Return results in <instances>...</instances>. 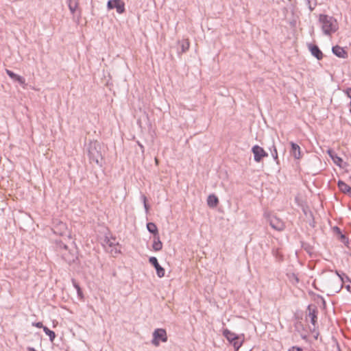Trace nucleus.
Listing matches in <instances>:
<instances>
[{
	"mask_svg": "<svg viewBox=\"0 0 351 351\" xmlns=\"http://www.w3.org/2000/svg\"><path fill=\"white\" fill-rule=\"evenodd\" d=\"M68 6L71 14H74L75 12L77 10L79 2L78 0H67Z\"/></svg>",
	"mask_w": 351,
	"mask_h": 351,
	"instance_id": "aec40b11",
	"label": "nucleus"
},
{
	"mask_svg": "<svg viewBox=\"0 0 351 351\" xmlns=\"http://www.w3.org/2000/svg\"><path fill=\"white\" fill-rule=\"evenodd\" d=\"M43 330L49 336V340L53 342L56 338V334L53 331L49 329L47 326L43 327Z\"/></svg>",
	"mask_w": 351,
	"mask_h": 351,
	"instance_id": "b1692460",
	"label": "nucleus"
},
{
	"mask_svg": "<svg viewBox=\"0 0 351 351\" xmlns=\"http://www.w3.org/2000/svg\"><path fill=\"white\" fill-rule=\"evenodd\" d=\"M104 242H105V244L104 245L105 246H108V247H114L116 245V243H115V239H106L104 240Z\"/></svg>",
	"mask_w": 351,
	"mask_h": 351,
	"instance_id": "bb28decb",
	"label": "nucleus"
},
{
	"mask_svg": "<svg viewBox=\"0 0 351 351\" xmlns=\"http://www.w3.org/2000/svg\"><path fill=\"white\" fill-rule=\"evenodd\" d=\"M189 41L188 39L183 40L180 42L181 53H185L189 49Z\"/></svg>",
	"mask_w": 351,
	"mask_h": 351,
	"instance_id": "5701e85b",
	"label": "nucleus"
},
{
	"mask_svg": "<svg viewBox=\"0 0 351 351\" xmlns=\"http://www.w3.org/2000/svg\"><path fill=\"white\" fill-rule=\"evenodd\" d=\"M337 351H341V349H340V348H339V346L338 345H337Z\"/></svg>",
	"mask_w": 351,
	"mask_h": 351,
	"instance_id": "58836bf2",
	"label": "nucleus"
},
{
	"mask_svg": "<svg viewBox=\"0 0 351 351\" xmlns=\"http://www.w3.org/2000/svg\"><path fill=\"white\" fill-rule=\"evenodd\" d=\"M147 228L150 233L154 234V236L159 235L157 226L154 223L149 222L147 223Z\"/></svg>",
	"mask_w": 351,
	"mask_h": 351,
	"instance_id": "4be33fe9",
	"label": "nucleus"
},
{
	"mask_svg": "<svg viewBox=\"0 0 351 351\" xmlns=\"http://www.w3.org/2000/svg\"><path fill=\"white\" fill-rule=\"evenodd\" d=\"M269 150L271 152L272 157L278 162V152L274 142L272 143L271 147L269 148Z\"/></svg>",
	"mask_w": 351,
	"mask_h": 351,
	"instance_id": "a878e982",
	"label": "nucleus"
},
{
	"mask_svg": "<svg viewBox=\"0 0 351 351\" xmlns=\"http://www.w3.org/2000/svg\"><path fill=\"white\" fill-rule=\"evenodd\" d=\"M336 274L340 277V278L341 279V280H343V278L341 276V275L339 274V272L337 271H336Z\"/></svg>",
	"mask_w": 351,
	"mask_h": 351,
	"instance_id": "4c0bfd02",
	"label": "nucleus"
},
{
	"mask_svg": "<svg viewBox=\"0 0 351 351\" xmlns=\"http://www.w3.org/2000/svg\"><path fill=\"white\" fill-rule=\"evenodd\" d=\"M244 341L243 335H239L238 339L233 340L230 343L233 346L235 351H238Z\"/></svg>",
	"mask_w": 351,
	"mask_h": 351,
	"instance_id": "6ab92c4d",
	"label": "nucleus"
},
{
	"mask_svg": "<svg viewBox=\"0 0 351 351\" xmlns=\"http://www.w3.org/2000/svg\"><path fill=\"white\" fill-rule=\"evenodd\" d=\"M346 289H347V290H348V291H351V290H350V289H351L350 285H347V286H346Z\"/></svg>",
	"mask_w": 351,
	"mask_h": 351,
	"instance_id": "c9c22d12",
	"label": "nucleus"
},
{
	"mask_svg": "<svg viewBox=\"0 0 351 351\" xmlns=\"http://www.w3.org/2000/svg\"><path fill=\"white\" fill-rule=\"evenodd\" d=\"M152 248L154 251H160L162 248V243L161 242L159 235L154 236V242Z\"/></svg>",
	"mask_w": 351,
	"mask_h": 351,
	"instance_id": "a211bd4d",
	"label": "nucleus"
},
{
	"mask_svg": "<svg viewBox=\"0 0 351 351\" xmlns=\"http://www.w3.org/2000/svg\"><path fill=\"white\" fill-rule=\"evenodd\" d=\"M87 149L90 160L99 164L102 160L99 143L97 141H90Z\"/></svg>",
	"mask_w": 351,
	"mask_h": 351,
	"instance_id": "7ed1b4c3",
	"label": "nucleus"
},
{
	"mask_svg": "<svg viewBox=\"0 0 351 351\" xmlns=\"http://www.w3.org/2000/svg\"><path fill=\"white\" fill-rule=\"evenodd\" d=\"M307 311H308V314L307 315L308 317L310 318L311 323L314 326V328L316 326L317 320V313L318 311L315 306L308 305L307 307Z\"/></svg>",
	"mask_w": 351,
	"mask_h": 351,
	"instance_id": "0eeeda50",
	"label": "nucleus"
},
{
	"mask_svg": "<svg viewBox=\"0 0 351 351\" xmlns=\"http://www.w3.org/2000/svg\"><path fill=\"white\" fill-rule=\"evenodd\" d=\"M67 230L66 223L63 222H59L53 228V231L55 234L62 235Z\"/></svg>",
	"mask_w": 351,
	"mask_h": 351,
	"instance_id": "4468645a",
	"label": "nucleus"
},
{
	"mask_svg": "<svg viewBox=\"0 0 351 351\" xmlns=\"http://www.w3.org/2000/svg\"><path fill=\"white\" fill-rule=\"evenodd\" d=\"M72 283L73 287L75 288L77 295L80 298L82 299L84 298L82 291L79 285V284L75 281V280L72 279Z\"/></svg>",
	"mask_w": 351,
	"mask_h": 351,
	"instance_id": "393cba45",
	"label": "nucleus"
},
{
	"mask_svg": "<svg viewBox=\"0 0 351 351\" xmlns=\"http://www.w3.org/2000/svg\"><path fill=\"white\" fill-rule=\"evenodd\" d=\"M223 335L230 343H231L233 340H235V339L236 340L238 339L239 336V335L231 332L227 328L223 330Z\"/></svg>",
	"mask_w": 351,
	"mask_h": 351,
	"instance_id": "2eb2a0df",
	"label": "nucleus"
},
{
	"mask_svg": "<svg viewBox=\"0 0 351 351\" xmlns=\"http://www.w3.org/2000/svg\"><path fill=\"white\" fill-rule=\"evenodd\" d=\"M328 154L330 156V158L332 159L333 162L338 166L341 167V162H343V160L341 158L339 157L337 154L331 149H329L328 151Z\"/></svg>",
	"mask_w": 351,
	"mask_h": 351,
	"instance_id": "dca6fc26",
	"label": "nucleus"
},
{
	"mask_svg": "<svg viewBox=\"0 0 351 351\" xmlns=\"http://www.w3.org/2000/svg\"><path fill=\"white\" fill-rule=\"evenodd\" d=\"M335 230H336V232H337L339 234H340L341 232L340 230V229L338 228V227H335Z\"/></svg>",
	"mask_w": 351,
	"mask_h": 351,
	"instance_id": "f704fd0d",
	"label": "nucleus"
},
{
	"mask_svg": "<svg viewBox=\"0 0 351 351\" xmlns=\"http://www.w3.org/2000/svg\"><path fill=\"white\" fill-rule=\"evenodd\" d=\"M288 351H303V349L300 347L293 346Z\"/></svg>",
	"mask_w": 351,
	"mask_h": 351,
	"instance_id": "c756f323",
	"label": "nucleus"
},
{
	"mask_svg": "<svg viewBox=\"0 0 351 351\" xmlns=\"http://www.w3.org/2000/svg\"><path fill=\"white\" fill-rule=\"evenodd\" d=\"M340 234H341V239L342 241H344L346 239H347L346 237L344 234H343L341 232L340 233Z\"/></svg>",
	"mask_w": 351,
	"mask_h": 351,
	"instance_id": "72a5a7b5",
	"label": "nucleus"
},
{
	"mask_svg": "<svg viewBox=\"0 0 351 351\" xmlns=\"http://www.w3.org/2000/svg\"><path fill=\"white\" fill-rule=\"evenodd\" d=\"M56 247L57 252L60 254L62 259H64L67 263L71 264L74 263L77 258L75 250L71 249L68 244H66L63 241H56Z\"/></svg>",
	"mask_w": 351,
	"mask_h": 351,
	"instance_id": "f257e3e1",
	"label": "nucleus"
},
{
	"mask_svg": "<svg viewBox=\"0 0 351 351\" xmlns=\"http://www.w3.org/2000/svg\"><path fill=\"white\" fill-rule=\"evenodd\" d=\"M32 326H36V327H37V328H43V327H45V326H43V323H42V322H33V323H32Z\"/></svg>",
	"mask_w": 351,
	"mask_h": 351,
	"instance_id": "7c9ffc66",
	"label": "nucleus"
},
{
	"mask_svg": "<svg viewBox=\"0 0 351 351\" xmlns=\"http://www.w3.org/2000/svg\"><path fill=\"white\" fill-rule=\"evenodd\" d=\"M269 224L272 228L278 231H281L285 228L284 222L276 216H272L269 218Z\"/></svg>",
	"mask_w": 351,
	"mask_h": 351,
	"instance_id": "6e6552de",
	"label": "nucleus"
},
{
	"mask_svg": "<svg viewBox=\"0 0 351 351\" xmlns=\"http://www.w3.org/2000/svg\"><path fill=\"white\" fill-rule=\"evenodd\" d=\"M263 351H265V350H263Z\"/></svg>",
	"mask_w": 351,
	"mask_h": 351,
	"instance_id": "a19ab883",
	"label": "nucleus"
},
{
	"mask_svg": "<svg viewBox=\"0 0 351 351\" xmlns=\"http://www.w3.org/2000/svg\"><path fill=\"white\" fill-rule=\"evenodd\" d=\"M343 92L348 98H351V88H347Z\"/></svg>",
	"mask_w": 351,
	"mask_h": 351,
	"instance_id": "c85d7f7f",
	"label": "nucleus"
},
{
	"mask_svg": "<svg viewBox=\"0 0 351 351\" xmlns=\"http://www.w3.org/2000/svg\"><path fill=\"white\" fill-rule=\"evenodd\" d=\"M108 9L116 8L119 14H122L125 11V5L121 0H109L107 3Z\"/></svg>",
	"mask_w": 351,
	"mask_h": 351,
	"instance_id": "423d86ee",
	"label": "nucleus"
},
{
	"mask_svg": "<svg viewBox=\"0 0 351 351\" xmlns=\"http://www.w3.org/2000/svg\"><path fill=\"white\" fill-rule=\"evenodd\" d=\"M137 144L139 146V147L141 148V152L144 153V146L139 141L137 142Z\"/></svg>",
	"mask_w": 351,
	"mask_h": 351,
	"instance_id": "2f4dec72",
	"label": "nucleus"
},
{
	"mask_svg": "<svg viewBox=\"0 0 351 351\" xmlns=\"http://www.w3.org/2000/svg\"><path fill=\"white\" fill-rule=\"evenodd\" d=\"M319 22L325 35L330 36L338 29L337 21L333 16L319 14Z\"/></svg>",
	"mask_w": 351,
	"mask_h": 351,
	"instance_id": "f03ea898",
	"label": "nucleus"
},
{
	"mask_svg": "<svg viewBox=\"0 0 351 351\" xmlns=\"http://www.w3.org/2000/svg\"><path fill=\"white\" fill-rule=\"evenodd\" d=\"M307 1H308V8H309L310 10L312 11L314 9V7L311 6V1L309 0H307Z\"/></svg>",
	"mask_w": 351,
	"mask_h": 351,
	"instance_id": "473e14b6",
	"label": "nucleus"
},
{
	"mask_svg": "<svg viewBox=\"0 0 351 351\" xmlns=\"http://www.w3.org/2000/svg\"><path fill=\"white\" fill-rule=\"evenodd\" d=\"M338 187L339 190L344 193H348V192H350L351 187L348 186L346 183H345L342 180H339L337 183Z\"/></svg>",
	"mask_w": 351,
	"mask_h": 351,
	"instance_id": "412c9836",
	"label": "nucleus"
},
{
	"mask_svg": "<svg viewBox=\"0 0 351 351\" xmlns=\"http://www.w3.org/2000/svg\"><path fill=\"white\" fill-rule=\"evenodd\" d=\"M308 48L309 51H311V54L315 57L318 60H320L323 58V53L319 49L318 46L313 44H308Z\"/></svg>",
	"mask_w": 351,
	"mask_h": 351,
	"instance_id": "9d476101",
	"label": "nucleus"
},
{
	"mask_svg": "<svg viewBox=\"0 0 351 351\" xmlns=\"http://www.w3.org/2000/svg\"><path fill=\"white\" fill-rule=\"evenodd\" d=\"M332 51L335 56H337L339 58H346L348 56V53L346 51V50L339 45L332 47Z\"/></svg>",
	"mask_w": 351,
	"mask_h": 351,
	"instance_id": "ddd939ff",
	"label": "nucleus"
},
{
	"mask_svg": "<svg viewBox=\"0 0 351 351\" xmlns=\"http://www.w3.org/2000/svg\"><path fill=\"white\" fill-rule=\"evenodd\" d=\"M350 196H351V190H350V192H348V193Z\"/></svg>",
	"mask_w": 351,
	"mask_h": 351,
	"instance_id": "ea45409f",
	"label": "nucleus"
},
{
	"mask_svg": "<svg viewBox=\"0 0 351 351\" xmlns=\"http://www.w3.org/2000/svg\"><path fill=\"white\" fill-rule=\"evenodd\" d=\"M252 152L254 154V159L257 162H261L263 158L268 156V154L263 148L257 145L252 147Z\"/></svg>",
	"mask_w": 351,
	"mask_h": 351,
	"instance_id": "39448f33",
	"label": "nucleus"
},
{
	"mask_svg": "<svg viewBox=\"0 0 351 351\" xmlns=\"http://www.w3.org/2000/svg\"><path fill=\"white\" fill-rule=\"evenodd\" d=\"M120 252V250H118L117 249V247L114 248V254H117V253H119Z\"/></svg>",
	"mask_w": 351,
	"mask_h": 351,
	"instance_id": "e433bc0d",
	"label": "nucleus"
},
{
	"mask_svg": "<svg viewBox=\"0 0 351 351\" xmlns=\"http://www.w3.org/2000/svg\"><path fill=\"white\" fill-rule=\"evenodd\" d=\"M290 145L291 147L290 150L291 154L294 157V158L300 159L301 158V152L300 146L293 142H290Z\"/></svg>",
	"mask_w": 351,
	"mask_h": 351,
	"instance_id": "f8f14e48",
	"label": "nucleus"
},
{
	"mask_svg": "<svg viewBox=\"0 0 351 351\" xmlns=\"http://www.w3.org/2000/svg\"><path fill=\"white\" fill-rule=\"evenodd\" d=\"M5 72L8 74V75L11 79H12L14 81H16V82H19L23 87H25L26 86L25 80L24 77H21V76L14 73L13 71H10L9 69H6Z\"/></svg>",
	"mask_w": 351,
	"mask_h": 351,
	"instance_id": "9b49d317",
	"label": "nucleus"
},
{
	"mask_svg": "<svg viewBox=\"0 0 351 351\" xmlns=\"http://www.w3.org/2000/svg\"><path fill=\"white\" fill-rule=\"evenodd\" d=\"M142 198L143 200L145 209L146 212H147L149 210V207L148 204H147V197L145 195H142Z\"/></svg>",
	"mask_w": 351,
	"mask_h": 351,
	"instance_id": "cd10ccee",
	"label": "nucleus"
},
{
	"mask_svg": "<svg viewBox=\"0 0 351 351\" xmlns=\"http://www.w3.org/2000/svg\"><path fill=\"white\" fill-rule=\"evenodd\" d=\"M160 341H167V332L163 328H157L153 332V339L152 340V343L155 346H158L160 345Z\"/></svg>",
	"mask_w": 351,
	"mask_h": 351,
	"instance_id": "20e7f679",
	"label": "nucleus"
},
{
	"mask_svg": "<svg viewBox=\"0 0 351 351\" xmlns=\"http://www.w3.org/2000/svg\"><path fill=\"white\" fill-rule=\"evenodd\" d=\"M149 262L156 269L157 276L159 278H162L165 276V269L159 265L158 260L156 257H154V256L150 257L149 259Z\"/></svg>",
	"mask_w": 351,
	"mask_h": 351,
	"instance_id": "1a4fd4ad",
	"label": "nucleus"
},
{
	"mask_svg": "<svg viewBox=\"0 0 351 351\" xmlns=\"http://www.w3.org/2000/svg\"><path fill=\"white\" fill-rule=\"evenodd\" d=\"M207 204L209 207L215 208L219 204V199L216 195H209L207 198Z\"/></svg>",
	"mask_w": 351,
	"mask_h": 351,
	"instance_id": "f3484780",
	"label": "nucleus"
}]
</instances>
